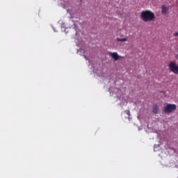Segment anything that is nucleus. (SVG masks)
<instances>
[{"mask_svg": "<svg viewBox=\"0 0 178 178\" xmlns=\"http://www.w3.org/2000/svg\"><path fill=\"white\" fill-rule=\"evenodd\" d=\"M124 113L127 114L128 115V118L130 117V111L129 110H127L124 111Z\"/></svg>", "mask_w": 178, "mask_h": 178, "instance_id": "8", "label": "nucleus"}, {"mask_svg": "<svg viewBox=\"0 0 178 178\" xmlns=\"http://www.w3.org/2000/svg\"><path fill=\"white\" fill-rule=\"evenodd\" d=\"M177 108V106L175 104H168L166 106L164 107L163 111L166 114L171 113L173 111H176Z\"/></svg>", "mask_w": 178, "mask_h": 178, "instance_id": "2", "label": "nucleus"}, {"mask_svg": "<svg viewBox=\"0 0 178 178\" xmlns=\"http://www.w3.org/2000/svg\"><path fill=\"white\" fill-rule=\"evenodd\" d=\"M117 40H118V42H125V41L127 40V38H121V39L118 38Z\"/></svg>", "mask_w": 178, "mask_h": 178, "instance_id": "7", "label": "nucleus"}, {"mask_svg": "<svg viewBox=\"0 0 178 178\" xmlns=\"http://www.w3.org/2000/svg\"><path fill=\"white\" fill-rule=\"evenodd\" d=\"M168 11H169V8L167 7V6H163L162 7H161V13L163 14V15H166V14H168Z\"/></svg>", "mask_w": 178, "mask_h": 178, "instance_id": "4", "label": "nucleus"}, {"mask_svg": "<svg viewBox=\"0 0 178 178\" xmlns=\"http://www.w3.org/2000/svg\"><path fill=\"white\" fill-rule=\"evenodd\" d=\"M111 56H112V58L115 60H118L119 59V56L118 54V53L114 52L113 54H111Z\"/></svg>", "mask_w": 178, "mask_h": 178, "instance_id": "6", "label": "nucleus"}, {"mask_svg": "<svg viewBox=\"0 0 178 178\" xmlns=\"http://www.w3.org/2000/svg\"><path fill=\"white\" fill-rule=\"evenodd\" d=\"M169 69L170 72L175 73V74H178V64L176 61H171L168 65Z\"/></svg>", "mask_w": 178, "mask_h": 178, "instance_id": "3", "label": "nucleus"}, {"mask_svg": "<svg viewBox=\"0 0 178 178\" xmlns=\"http://www.w3.org/2000/svg\"><path fill=\"white\" fill-rule=\"evenodd\" d=\"M159 107L156 104H154L153 106V107H152V112L154 114H158L159 113Z\"/></svg>", "mask_w": 178, "mask_h": 178, "instance_id": "5", "label": "nucleus"}, {"mask_svg": "<svg viewBox=\"0 0 178 178\" xmlns=\"http://www.w3.org/2000/svg\"><path fill=\"white\" fill-rule=\"evenodd\" d=\"M177 52H178V49H177ZM175 58L178 60V54L175 55Z\"/></svg>", "mask_w": 178, "mask_h": 178, "instance_id": "9", "label": "nucleus"}, {"mask_svg": "<svg viewBox=\"0 0 178 178\" xmlns=\"http://www.w3.org/2000/svg\"><path fill=\"white\" fill-rule=\"evenodd\" d=\"M175 36H178V32L174 34Z\"/></svg>", "mask_w": 178, "mask_h": 178, "instance_id": "10", "label": "nucleus"}, {"mask_svg": "<svg viewBox=\"0 0 178 178\" xmlns=\"http://www.w3.org/2000/svg\"><path fill=\"white\" fill-rule=\"evenodd\" d=\"M141 19L145 22H151L155 18L154 13L150 10H144L140 14Z\"/></svg>", "mask_w": 178, "mask_h": 178, "instance_id": "1", "label": "nucleus"}]
</instances>
